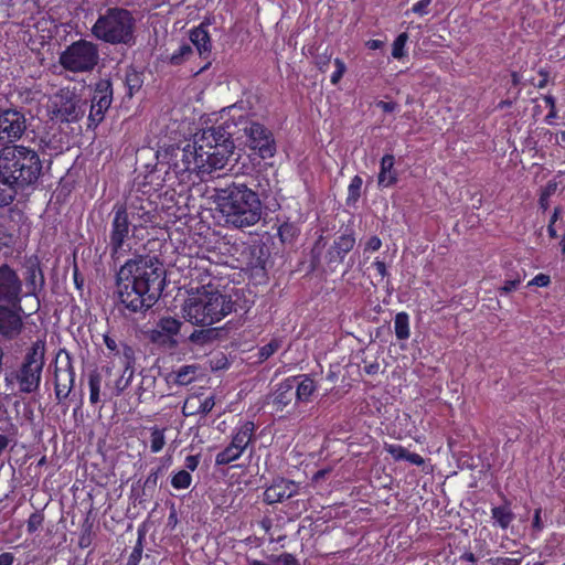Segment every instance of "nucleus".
I'll use <instances>...</instances> for the list:
<instances>
[{
	"instance_id": "1",
	"label": "nucleus",
	"mask_w": 565,
	"mask_h": 565,
	"mask_svg": "<svg viewBox=\"0 0 565 565\" xmlns=\"http://www.w3.org/2000/svg\"><path fill=\"white\" fill-rule=\"evenodd\" d=\"M214 125L204 129L194 141H184V145L172 143L163 146L158 154L162 158L161 166L167 164L161 182L154 183L159 170L146 175L147 183L182 193L190 190L198 181H203L206 174L223 169L233 154V146L228 139L230 134H221Z\"/></svg>"
},
{
	"instance_id": "2",
	"label": "nucleus",
	"mask_w": 565,
	"mask_h": 565,
	"mask_svg": "<svg viewBox=\"0 0 565 565\" xmlns=\"http://www.w3.org/2000/svg\"><path fill=\"white\" fill-rule=\"evenodd\" d=\"M166 270L157 257L127 260L116 275L119 303L129 313H146L161 296Z\"/></svg>"
},
{
	"instance_id": "3",
	"label": "nucleus",
	"mask_w": 565,
	"mask_h": 565,
	"mask_svg": "<svg viewBox=\"0 0 565 565\" xmlns=\"http://www.w3.org/2000/svg\"><path fill=\"white\" fill-rule=\"evenodd\" d=\"M108 247L113 259H118L128 253L130 233L132 236L139 230L153 227L157 224V209L149 199L135 198L128 202H116L113 206Z\"/></svg>"
},
{
	"instance_id": "4",
	"label": "nucleus",
	"mask_w": 565,
	"mask_h": 565,
	"mask_svg": "<svg viewBox=\"0 0 565 565\" xmlns=\"http://www.w3.org/2000/svg\"><path fill=\"white\" fill-rule=\"evenodd\" d=\"M216 204L227 226L249 227L262 218L259 195L245 183L234 181L225 188L218 189Z\"/></svg>"
},
{
	"instance_id": "5",
	"label": "nucleus",
	"mask_w": 565,
	"mask_h": 565,
	"mask_svg": "<svg viewBox=\"0 0 565 565\" xmlns=\"http://www.w3.org/2000/svg\"><path fill=\"white\" fill-rule=\"evenodd\" d=\"M234 107L223 109L216 119L214 127L220 128L221 134L228 132V139L235 149L234 138H239L243 131L247 137L248 147L256 151L262 159L273 158L276 153V141L273 132L265 125L254 121L247 115L235 114Z\"/></svg>"
},
{
	"instance_id": "6",
	"label": "nucleus",
	"mask_w": 565,
	"mask_h": 565,
	"mask_svg": "<svg viewBox=\"0 0 565 565\" xmlns=\"http://www.w3.org/2000/svg\"><path fill=\"white\" fill-rule=\"evenodd\" d=\"M0 169L18 194V190L38 182L42 173V161L38 151L30 147L4 146L0 150Z\"/></svg>"
},
{
	"instance_id": "7",
	"label": "nucleus",
	"mask_w": 565,
	"mask_h": 565,
	"mask_svg": "<svg viewBox=\"0 0 565 565\" xmlns=\"http://www.w3.org/2000/svg\"><path fill=\"white\" fill-rule=\"evenodd\" d=\"M90 32L103 43L132 46L136 43V19L128 9L108 7L98 13Z\"/></svg>"
},
{
	"instance_id": "8",
	"label": "nucleus",
	"mask_w": 565,
	"mask_h": 565,
	"mask_svg": "<svg viewBox=\"0 0 565 565\" xmlns=\"http://www.w3.org/2000/svg\"><path fill=\"white\" fill-rule=\"evenodd\" d=\"M235 305L228 295L204 290L196 297L189 298L183 311L192 324L212 326L232 313Z\"/></svg>"
},
{
	"instance_id": "9",
	"label": "nucleus",
	"mask_w": 565,
	"mask_h": 565,
	"mask_svg": "<svg viewBox=\"0 0 565 565\" xmlns=\"http://www.w3.org/2000/svg\"><path fill=\"white\" fill-rule=\"evenodd\" d=\"M45 364V343L33 342L25 351L21 364L6 376V382L14 383L19 392L32 394L39 391Z\"/></svg>"
},
{
	"instance_id": "10",
	"label": "nucleus",
	"mask_w": 565,
	"mask_h": 565,
	"mask_svg": "<svg viewBox=\"0 0 565 565\" xmlns=\"http://www.w3.org/2000/svg\"><path fill=\"white\" fill-rule=\"evenodd\" d=\"M98 45L79 39L65 47L58 56V64L71 73H89L98 65Z\"/></svg>"
},
{
	"instance_id": "11",
	"label": "nucleus",
	"mask_w": 565,
	"mask_h": 565,
	"mask_svg": "<svg viewBox=\"0 0 565 565\" xmlns=\"http://www.w3.org/2000/svg\"><path fill=\"white\" fill-rule=\"evenodd\" d=\"M23 280L8 263L0 265V303L20 307L25 298Z\"/></svg>"
},
{
	"instance_id": "12",
	"label": "nucleus",
	"mask_w": 565,
	"mask_h": 565,
	"mask_svg": "<svg viewBox=\"0 0 565 565\" xmlns=\"http://www.w3.org/2000/svg\"><path fill=\"white\" fill-rule=\"evenodd\" d=\"M113 84L109 78H100L96 82L90 99L88 114V127H97L105 118V114L113 102Z\"/></svg>"
},
{
	"instance_id": "13",
	"label": "nucleus",
	"mask_w": 565,
	"mask_h": 565,
	"mask_svg": "<svg viewBox=\"0 0 565 565\" xmlns=\"http://www.w3.org/2000/svg\"><path fill=\"white\" fill-rule=\"evenodd\" d=\"M23 308L14 305L0 303V340L14 341L23 332Z\"/></svg>"
},
{
	"instance_id": "14",
	"label": "nucleus",
	"mask_w": 565,
	"mask_h": 565,
	"mask_svg": "<svg viewBox=\"0 0 565 565\" xmlns=\"http://www.w3.org/2000/svg\"><path fill=\"white\" fill-rule=\"evenodd\" d=\"M26 129V119L15 108L0 109V146L13 142L22 137Z\"/></svg>"
},
{
	"instance_id": "15",
	"label": "nucleus",
	"mask_w": 565,
	"mask_h": 565,
	"mask_svg": "<svg viewBox=\"0 0 565 565\" xmlns=\"http://www.w3.org/2000/svg\"><path fill=\"white\" fill-rule=\"evenodd\" d=\"M23 285L25 284L26 297H34L39 300L40 294L45 287V276L42 269V264L38 255L25 257Z\"/></svg>"
},
{
	"instance_id": "16",
	"label": "nucleus",
	"mask_w": 565,
	"mask_h": 565,
	"mask_svg": "<svg viewBox=\"0 0 565 565\" xmlns=\"http://www.w3.org/2000/svg\"><path fill=\"white\" fill-rule=\"evenodd\" d=\"M356 243L353 231L337 236L324 255L327 266L333 271L343 263L345 256L354 248Z\"/></svg>"
},
{
	"instance_id": "17",
	"label": "nucleus",
	"mask_w": 565,
	"mask_h": 565,
	"mask_svg": "<svg viewBox=\"0 0 565 565\" xmlns=\"http://www.w3.org/2000/svg\"><path fill=\"white\" fill-rule=\"evenodd\" d=\"M75 383V369L68 352L65 351V363L56 366L54 372V394L58 403L66 399Z\"/></svg>"
},
{
	"instance_id": "18",
	"label": "nucleus",
	"mask_w": 565,
	"mask_h": 565,
	"mask_svg": "<svg viewBox=\"0 0 565 565\" xmlns=\"http://www.w3.org/2000/svg\"><path fill=\"white\" fill-rule=\"evenodd\" d=\"M299 493V484L295 481L277 477L263 492V501L266 504L273 505L281 503Z\"/></svg>"
},
{
	"instance_id": "19",
	"label": "nucleus",
	"mask_w": 565,
	"mask_h": 565,
	"mask_svg": "<svg viewBox=\"0 0 565 565\" xmlns=\"http://www.w3.org/2000/svg\"><path fill=\"white\" fill-rule=\"evenodd\" d=\"M214 265L207 257H196L189 264V276L191 282H198L196 289H205L212 285L214 276Z\"/></svg>"
},
{
	"instance_id": "20",
	"label": "nucleus",
	"mask_w": 565,
	"mask_h": 565,
	"mask_svg": "<svg viewBox=\"0 0 565 565\" xmlns=\"http://www.w3.org/2000/svg\"><path fill=\"white\" fill-rule=\"evenodd\" d=\"M256 428L254 422L239 419L231 433L230 444L245 452L256 440Z\"/></svg>"
},
{
	"instance_id": "21",
	"label": "nucleus",
	"mask_w": 565,
	"mask_h": 565,
	"mask_svg": "<svg viewBox=\"0 0 565 565\" xmlns=\"http://www.w3.org/2000/svg\"><path fill=\"white\" fill-rule=\"evenodd\" d=\"M398 182V171L395 168V157L392 153H385L380 160V170L377 173V186L380 189L392 188Z\"/></svg>"
},
{
	"instance_id": "22",
	"label": "nucleus",
	"mask_w": 565,
	"mask_h": 565,
	"mask_svg": "<svg viewBox=\"0 0 565 565\" xmlns=\"http://www.w3.org/2000/svg\"><path fill=\"white\" fill-rule=\"evenodd\" d=\"M294 377H286L276 387L273 396V405L276 411H282L285 407L296 401V393L294 388Z\"/></svg>"
},
{
	"instance_id": "23",
	"label": "nucleus",
	"mask_w": 565,
	"mask_h": 565,
	"mask_svg": "<svg viewBox=\"0 0 565 565\" xmlns=\"http://www.w3.org/2000/svg\"><path fill=\"white\" fill-rule=\"evenodd\" d=\"M214 406L215 402L213 396L202 398L201 395H191L185 399L182 413L186 417L199 414L207 415Z\"/></svg>"
},
{
	"instance_id": "24",
	"label": "nucleus",
	"mask_w": 565,
	"mask_h": 565,
	"mask_svg": "<svg viewBox=\"0 0 565 565\" xmlns=\"http://www.w3.org/2000/svg\"><path fill=\"white\" fill-rule=\"evenodd\" d=\"M245 267L250 270H265L266 257L265 248L260 244H248L244 246L242 252Z\"/></svg>"
},
{
	"instance_id": "25",
	"label": "nucleus",
	"mask_w": 565,
	"mask_h": 565,
	"mask_svg": "<svg viewBox=\"0 0 565 565\" xmlns=\"http://www.w3.org/2000/svg\"><path fill=\"white\" fill-rule=\"evenodd\" d=\"M209 23L202 22L190 31V41L196 47L199 55L207 58L212 51V41L207 31Z\"/></svg>"
},
{
	"instance_id": "26",
	"label": "nucleus",
	"mask_w": 565,
	"mask_h": 565,
	"mask_svg": "<svg viewBox=\"0 0 565 565\" xmlns=\"http://www.w3.org/2000/svg\"><path fill=\"white\" fill-rule=\"evenodd\" d=\"M295 379L294 388L296 393V403H308L317 391V384L310 374H298Z\"/></svg>"
},
{
	"instance_id": "27",
	"label": "nucleus",
	"mask_w": 565,
	"mask_h": 565,
	"mask_svg": "<svg viewBox=\"0 0 565 565\" xmlns=\"http://www.w3.org/2000/svg\"><path fill=\"white\" fill-rule=\"evenodd\" d=\"M491 518L499 527L507 530L513 522L515 515L510 508V503L507 502L505 504L493 507L491 509Z\"/></svg>"
},
{
	"instance_id": "28",
	"label": "nucleus",
	"mask_w": 565,
	"mask_h": 565,
	"mask_svg": "<svg viewBox=\"0 0 565 565\" xmlns=\"http://www.w3.org/2000/svg\"><path fill=\"white\" fill-rule=\"evenodd\" d=\"M160 472L161 468H157L152 469L147 476L142 486L141 493L138 494L137 498L140 504L148 502L153 497V493L157 489Z\"/></svg>"
},
{
	"instance_id": "29",
	"label": "nucleus",
	"mask_w": 565,
	"mask_h": 565,
	"mask_svg": "<svg viewBox=\"0 0 565 565\" xmlns=\"http://www.w3.org/2000/svg\"><path fill=\"white\" fill-rule=\"evenodd\" d=\"M143 84V75L132 66L128 67L125 73L124 85L127 89L126 95L131 98L136 92H138Z\"/></svg>"
},
{
	"instance_id": "30",
	"label": "nucleus",
	"mask_w": 565,
	"mask_h": 565,
	"mask_svg": "<svg viewBox=\"0 0 565 565\" xmlns=\"http://www.w3.org/2000/svg\"><path fill=\"white\" fill-rule=\"evenodd\" d=\"M181 322L173 317H162L158 322L154 332L159 337L171 338L180 332Z\"/></svg>"
},
{
	"instance_id": "31",
	"label": "nucleus",
	"mask_w": 565,
	"mask_h": 565,
	"mask_svg": "<svg viewBox=\"0 0 565 565\" xmlns=\"http://www.w3.org/2000/svg\"><path fill=\"white\" fill-rule=\"evenodd\" d=\"M17 236L2 223H0V255L8 258L11 257Z\"/></svg>"
},
{
	"instance_id": "32",
	"label": "nucleus",
	"mask_w": 565,
	"mask_h": 565,
	"mask_svg": "<svg viewBox=\"0 0 565 565\" xmlns=\"http://www.w3.org/2000/svg\"><path fill=\"white\" fill-rule=\"evenodd\" d=\"M120 362L124 366L121 375H126V380L130 384L134 379L136 362L135 350L130 345L122 344Z\"/></svg>"
},
{
	"instance_id": "33",
	"label": "nucleus",
	"mask_w": 565,
	"mask_h": 565,
	"mask_svg": "<svg viewBox=\"0 0 565 565\" xmlns=\"http://www.w3.org/2000/svg\"><path fill=\"white\" fill-rule=\"evenodd\" d=\"M244 451L237 447L228 444L225 448L218 451L215 456L216 466H227L243 456Z\"/></svg>"
},
{
	"instance_id": "34",
	"label": "nucleus",
	"mask_w": 565,
	"mask_h": 565,
	"mask_svg": "<svg viewBox=\"0 0 565 565\" xmlns=\"http://www.w3.org/2000/svg\"><path fill=\"white\" fill-rule=\"evenodd\" d=\"M394 331L398 340H407L409 338V316L407 312L402 311L396 313L394 318Z\"/></svg>"
},
{
	"instance_id": "35",
	"label": "nucleus",
	"mask_w": 565,
	"mask_h": 565,
	"mask_svg": "<svg viewBox=\"0 0 565 565\" xmlns=\"http://www.w3.org/2000/svg\"><path fill=\"white\" fill-rule=\"evenodd\" d=\"M102 376L97 371L88 375L89 402L95 405L100 401Z\"/></svg>"
},
{
	"instance_id": "36",
	"label": "nucleus",
	"mask_w": 565,
	"mask_h": 565,
	"mask_svg": "<svg viewBox=\"0 0 565 565\" xmlns=\"http://www.w3.org/2000/svg\"><path fill=\"white\" fill-rule=\"evenodd\" d=\"M363 185V180L360 175H354L350 184L348 186V196H347V205H354L359 199L361 198V190Z\"/></svg>"
},
{
	"instance_id": "37",
	"label": "nucleus",
	"mask_w": 565,
	"mask_h": 565,
	"mask_svg": "<svg viewBox=\"0 0 565 565\" xmlns=\"http://www.w3.org/2000/svg\"><path fill=\"white\" fill-rule=\"evenodd\" d=\"M166 428H159L158 426L150 428V449L152 452H160L166 445Z\"/></svg>"
},
{
	"instance_id": "38",
	"label": "nucleus",
	"mask_w": 565,
	"mask_h": 565,
	"mask_svg": "<svg viewBox=\"0 0 565 565\" xmlns=\"http://www.w3.org/2000/svg\"><path fill=\"white\" fill-rule=\"evenodd\" d=\"M193 54V49L190 44L183 43L179 46L177 51H174L170 58L169 63L171 65L178 66L181 65L185 60H188Z\"/></svg>"
},
{
	"instance_id": "39",
	"label": "nucleus",
	"mask_w": 565,
	"mask_h": 565,
	"mask_svg": "<svg viewBox=\"0 0 565 565\" xmlns=\"http://www.w3.org/2000/svg\"><path fill=\"white\" fill-rule=\"evenodd\" d=\"M299 234L298 227L290 222H284L278 227V236L282 243H291Z\"/></svg>"
},
{
	"instance_id": "40",
	"label": "nucleus",
	"mask_w": 565,
	"mask_h": 565,
	"mask_svg": "<svg viewBox=\"0 0 565 565\" xmlns=\"http://www.w3.org/2000/svg\"><path fill=\"white\" fill-rule=\"evenodd\" d=\"M192 483V476L188 470H179L171 477V486L175 490L188 489Z\"/></svg>"
},
{
	"instance_id": "41",
	"label": "nucleus",
	"mask_w": 565,
	"mask_h": 565,
	"mask_svg": "<svg viewBox=\"0 0 565 565\" xmlns=\"http://www.w3.org/2000/svg\"><path fill=\"white\" fill-rule=\"evenodd\" d=\"M408 41V34L403 32L396 36L392 44V56L396 60H402L406 56V43Z\"/></svg>"
},
{
	"instance_id": "42",
	"label": "nucleus",
	"mask_w": 565,
	"mask_h": 565,
	"mask_svg": "<svg viewBox=\"0 0 565 565\" xmlns=\"http://www.w3.org/2000/svg\"><path fill=\"white\" fill-rule=\"evenodd\" d=\"M273 565H301L300 561L291 553L285 552L279 555H270Z\"/></svg>"
},
{
	"instance_id": "43",
	"label": "nucleus",
	"mask_w": 565,
	"mask_h": 565,
	"mask_svg": "<svg viewBox=\"0 0 565 565\" xmlns=\"http://www.w3.org/2000/svg\"><path fill=\"white\" fill-rule=\"evenodd\" d=\"M556 182L554 181H550L546 186L541 191L540 193V198H539V205H540V209H542L543 211H546L548 209V200L551 198V195L555 192L556 190Z\"/></svg>"
},
{
	"instance_id": "44",
	"label": "nucleus",
	"mask_w": 565,
	"mask_h": 565,
	"mask_svg": "<svg viewBox=\"0 0 565 565\" xmlns=\"http://www.w3.org/2000/svg\"><path fill=\"white\" fill-rule=\"evenodd\" d=\"M333 64H334L335 70L333 71V73L330 76V82L332 85H338L347 72V65H345L344 61L340 57H335L333 60Z\"/></svg>"
},
{
	"instance_id": "45",
	"label": "nucleus",
	"mask_w": 565,
	"mask_h": 565,
	"mask_svg": "<svg viewBox=\"0 0 565 565\" xmlns=\"http://www.w3.org/2000/svg\"><path fill=\"white\" fill-rule=\"evenodd\" d=\"M60 113L64 116L66 121H76L79 119V109L75 103H65L60 109Z\"/></svg>"
},
{
	"instance_id": "46",
	"label": "nucleus",
	"mask_w": 565,
	"mask_h": 565,
	"mask_svg": "<svg viewBox=\"0 0 565 565\" xmlns=\"http://www.w3.org/2000/svg\"><path fill=\"white\" fill-rule=\"evenodd\" d=\"M44 515L41 512H33L26 521V531L29 534L35 533L43 524Z\"/></svg>"
},
{
	"instance_id": "47",
	"label": "nucleus",
	"mask_w": 565,
	"mask_h": 565,
	"mask_svg": "<svg viewBox=\"0 0 565 565\" xmlns=\"http://www.w3.org/2000/svg\"><path fill=\"white\" fill-rule=\"evenodd\" d=\"M279 349V342L271 340L267 344L259 348L258 359L260 362L268 360Z\"/></svg>"
},
{
	"instance_id": "48",
	"label": "nucleus",
	"mask_w": 565,
	"mask_h": 565,
	"mask_svg": "<svg viewBox=\"0 0 565 565\" xmlns=\"http://www.w3.org/2000/svg\"><path fill=\"white\" fill-rule=\"evenodd\" d=\"M384 449L387 454H390L394 460H405L407 449L398 444H385Z\"/></svg>"
},
{
	"instance_id": "49",
	"label": "nucleus",
	"mask_w": 565,
	"mask_h": 565,
	"mask_svg": "<svg viewBox=\"0 0 565 565\" xmlns=\"http://www.w3.org/2000/svg\"><path fill=\"white\" fill-rule=\"evenodd\" d=\"M142 537L139 536L136 545L134 546L131 553L128 556L127 565H139L141 557H142Z\"/></svg>"
},
{
	"instance_id": "50",
	"label": "nucleus",
	"mask_w": 565,
	"mask_h": 565,
	"mask_svg": "<svg viewBox=\"0 0 565 565\" xmlns=\"http://www.w3.org/2000/svg\"><path fill=\"white\" fill-rule=\"evenodd\" d=\"M433 0H419L414 3L409 10L406 11V14L414 13L419 17L427 15L429 13L428 7L431 4Z\"/></svg>"
},
{
	"instance_id": "51",
	"label": "nucleus",
	"mask_w": 565,
	"mask_h": 565,
	"mask_svg": "<svg viewBox=\"0 0 565 565\" xmlns=\"http://www.w3.org/2000/svg\"><path fill=\"white\" fill-rule=\"evenodd\" d=\"M489 565H520L521 558H510L504 556L491 557L487 561Z\"/></svg>"
},
{
	"instance_id": "52",
	"label": "nucleus",
	"mask_w": 565,
	"mask_h": 565,
	"mask_svg": "<svg viewBox=\"0 0 565 565\" xmlns=\"http://www.w3.org/2000/svg\"><path fill=\"white\" fill-rule=\"evenodd\" d=\"M550 284H551V277L547 274L540 273L527 282V287H532V286L547 287Z\"/></svg>"
},
{
	"instance_id": "53",
	"label": "nucleus",
	"mask_w": 565,
	"mask_h": 565,
	"mask_svg": "<svg viewBox=\"0 0 565 565\" xmlns=\"http://www.w3.org/2000/svg\"><path fill=\"white\" fill-rule=\"evenodd\" d=\"M103 338H104V343H105L107 350L109 351V353L113 355H118L120 358L122 349L119 350L116 340L114 338H111L109 334H104Z\"/></svg>"
},
{
	"instance_id": "54",
	"label": "nucleus",
	"mask_w": 565,
	"mask_h": 565,
	"mask_svg": "<svg viewBox=\"0 0 565 565\" xmlns=\"http://www.w3.org/2000/svg\"><path fill=\"white\" fill-rule=\"evenodd\" d=\"M521 284V280L518 278V279H510V280H505L503 286H501L499 288V294L500 295H508L512 291H514L519 285Z\"/></svg>"
},
{
	"instance_id": "55",
	"label": "nucleus",
	"mask_w": 565,
	"mask_h": 565,
	"mask_svg": "<svg viewBox=\"0 0 565 565\" xmlns=\"http://www.w3.org/2000/svg\"><path fill=\"white\" fill-rule=\"evenodd\" d=\"M542 508H537L534 510L533 520H532V530L536 533H540L544 529V524L542 521Z\"/></svg>"
},
{
	"instance_id": "56",
	"label": "nucleus",
	"mask_w": 565,
	"mask_h": 565,
	"mask_svg": "<svg viewBox=\"0 0 565 565\" xmlns=\"http://www.w3.org/2000/svg\"><path fill=\"white\" fill-rule=\"evenodd\" d=\"M382 247V241L377 235H372L364 245V252H376Z\"/></svg>"
},
{
	"instance_id": "57",
	"label": "nucleus",
	"mask_w": 565,
	"mask_h": 565,
	"mask_svg": "<svg viewBox=\"0 0 565 565\" xmlns=\"http://www.w3.org/2000/svg\"><path fill=\"white\" fill-rule=\"evenodd\" d=\"M199 463H200V455H189L184 459V467L186 468V470L189 472L195 471L199 467Z\"/></svg>"
},
{
	"instance_id": "58",
	"label": "nucleus",
	"mask_w": 565,
	"mask_h": 565,
	"mask_svg": "<svg viewBox=\"0 0 565 565\" xmlns=\"http://www.w3.org/2000/svg\"><path fill=\"white\" fill-rule=\"evenodd\" d=\"M372 267L376 270L377 275H380L382 279L390 276L386 264L383 260L375 258V260L372 263Z\"/></svg>"
},
{
	"instance_id": "59",
	"label": "nucleus",
	"mask_w": 565,
	"mask_h": 565,
	"mask_svg": "<svg viewBox=\"0 0 565 565\" xmlns=\"http://www.w3.org/2000/svg\"><path fill=\"white\" fill-rule=\"evenodd\" d=\"M130 384L126 380V375H120V377L115 382L114 394L116 396L120 395Z\"/></svg>"
},
{
	"instance_id": "60",
	"label": "nucleus",
	"mask_w": 565,
	"mask_h": 565,
	"mask_svg": "<svg viewBox=\"0 0 565 565\" xmlns=\"http://www.w3.org/2000/svg\"><path fill=\"white\" fill-rule=\"evenodd\" d=\"M376 107L382 109L384 113H393L397 109L398 104L395 102L379 100Z\"/></svg>"
},
{
	"instance_id": "61",
	"label": "nucleus",
	"mask_w": 565,
	"mask_h": 565,
	"mask_svg": "<svg viewBox=\"0 0 565 565\" xmlns=\"http://www.w3.org/2000/svg\"><path fill=\"white\" fill-rule=\"evenodd\" d=\"M405 460L408 461L409 463L418 466V467L423 466L425 462L424 458L419 454L409 452L408 450H407Z\"/></svg>"
},
{
	"instance_id": "62",
	"label": "nucleus",
	"mask_w": 565,
	"mask_h": 565,
	"mask_svg": "<svg viewBox=\"0 0 565 565\" xmlns=\"http://www.w3.org/2000/svg\"><path fill=\"white\" fill-rule=\"evenodd\" d=\"M15 556L11 552H3L0 554V565H13Z\"/></svg>"
},
{
	"instance_id": "63",
	"label": "nucleus",
	"mask_w": 565,
	"mask_h": 565,
	"mask_svg": "<svg viewBox=\"0 0 565 565\" xmlns=\"http://www.w3.org/2000/svg\"><path fill=\"white\" fill-rule=\"evenodd\" d=\"M188 369L189 366H184L182 367L179 372H178V375H177V381L178 383L180 384H186L191 381V379H188Z\"/></svg>"
},
{
	"instance_id": "64",
	"label": "nucleus",
	"mask_w": 565,
	"mask_h": 565,
	"mask_svg": "<svg viewBox=\"0 0 565 565\" xmlns=\"http://www.w3.org/2000/svg\"><path fill=\"white\" fill-rule=\"evenodd\" d=\"M459 559L462 562L470 563L471 565H475L477 563L476 555L470 551H467L463 554H461Z\"/></svg>"
}]
</instances>
